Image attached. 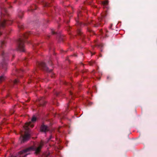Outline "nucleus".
Segmentation results:
<instances>
[{
    "label": "nucleus",
    "instance_id": "1",
    "mask_svg": "<svg viewBox=\"0 0 157 157\" xmlns=\"http://www.w3.org/2000/svg\"><path fill=\"white\" fill-rule=\"evenodd\" d=\"M44 145V143L41 141L39 145L37 147L35 145L26 148L19 152V153L20 157L26 156L27 155L30 154L31 151H34L35 153L37 154L39 152Z\"/></svg>",
    "mask_w": 157,
    "mask_h": 157
},
{
    "label": "nucleus",
    "instance_id": "6",
    "mask_svg": "<svg viewBox=\"0 0 157 157\" xmlns=\"http://www.w3.org/2000/svg\"><path fill=\"white\" fill-rule=\"evenodd\" d=\"M40 129L42 131L46 132L48 130V128L46 125H42L41 126Z\"/></svg>",
    "mask_w": 157,
    "mask_h": 157
},
{
    "label": "nucleus",
    "instance_id": "11",
    "mask_svg": "<svg viewBox=\"0 0 157 157\" xmlns=\"http://www.w3.org/2000/svg\"><path fill=\"white\" fill-rule=\"evenodd\" d=\"M5 54V53L4 52H3L2 53V56H4V55Z\"/></svg>",
    "mask_w": 157,
    "mask_h": 157
},
{
    "label": "nucleus",
    "instance_id": "12",
    "mask_svg": "<svg viewBox=\"0 0 157 157\" xmlns=\"http://www.w3.org/2000/svg\"><path fill=\"white\" fill-rule=\"evenodd\" d=\"M3 43V42H1V43H0V44H2Z\"/></svg>",
    "mask_w": 157,
    "mask_h": 157
},
{
    "label": "nucleus",
    "instance_id": "3",
    "mask_svg": "<svg viewBox=\"0 0 157 157\" xmlns=\"http://www.w3.org/2000/svg\"><path fill=\"white\" fill-rule=\"evenodd\" d=\"M7 12L6 10L4 8L1 10V20L0 21V29L4 28L5 26L10 25L13 21L11 18L6 19Z\"/></svg>",
    "mask_w": 157,
    "mask_h": 157
},
{
    "label": "nucleus",
    "instance_id": "4",
    "mask_svg": "<svg viewBox=\"0 0 157 157\" xmlns=\"http://www.w3.org/2000/svg\"><path fill=\"white\" fill-rule=\"evenodd\" d=\"M18 50L21 52H24L25 51L24 42L23 40H19L18 46Z\"/></svg>",
    "mask_w": 157,
    "mask_h": 157
},
{
    "label": "nucleus",
    "instance_id": "10",
    "mask_svg": "<svg viewBox=\"0 0 157 157\" xmlns=\"http://www.w3.org/2000/svg\"><path fill=\"white\" fill-rule=\"evenodd\" d=\"M19 82V80L17 79H16L14 81L13 83L14 84H16Z\"/></svg>",
    "mask_w": 157,
    "mask_h": 157
},
{
    "label": "nucleus",
    "instance_id": "13",
    "mask_svg": "<svg viewBox=\"0 0 157 157\" xmlns=\"http://www.w3.org/2000/svg\"><path fill=\"white\" fill-rule=\"evenodd\" d=\"M25 38H26V37H27V36H25Z\"/></svg>",
    "mask_w": 157,
    "mask_h": 157
},
{
    "label": "nucleus",
    "instance_id": "2",
    "mask_svg": "<svg viewBox=\"0 0 157 157\" xmlns=\"http://www.w3.org/2000/svg\"><path fill=\"white\" fill-rule=\"evenodd\" d=\"M36 118L34 116H33L31 121L25 123L24 126V128L26 131L25 132L24 136H22V137L21 138V139H22L21 143H24L28 140L30 138V136L28 126H30L32 128L33 127L34 125L32 123L35 122L36 121Z\"/></svg>",
    "mask_w": 157,
    "mask_h": 157
},
{
    "label": "nucleus",
    "instance_id": "7",
    "mask_svg": "<svg viewBox=\"0 0 157 157\" xmlns=\"http://www.w3.org/2000/svg\"><path fill=\"white\" fill-rule=\"evenodd\" d=\"M6 79V77L4 75H2L0 77V82L4 81Z\"/></svg>",
    "mask_w": 157,
    "mask_h": 157
},
{
    "label": "nucleus",
    "instance_id": "9",
    "mask_svg": "<svg viewBox=\"0 0 157 157\" xmlns=\"http://www.w3.org/2000/svg\"><path fill=\"white\" fill-rule=\"evenodd\" d=\"M7 63H4L2 64V67L3 68H6V67H7Z\"/></svg>",
    "mask_w": 157,
    "mask_h": 157
},
{
    "label": "nucleus",
    "instance_id": "5",
    "mask_svg": "<svg viewBox=\"0 0 157 157\" xmlns=\"http://www.w3.org/2000/svg\"><path fill=\"white\" fill-rule=\"evenodd\" d=\"M40 66L42 67L44 70L48 72L51 71V70H48V68L46 66V65L44 63L42 62L40 64Z\"/></svg>",
    "mask_w": 157,
    "mask_h": 157
},
{
    "label": "nucleus",
    "instance_id": "8",
    "mask_svg": "<svg viewBox=\"0 0 157 157\" xmlns=\"http://www.w3.org/2000/svg\"><path fill=\"white\" fill-rule=\"evenodd\" d=\"M108 2L107 1H104L103 3L102 4L105 5H107L108 4Z\"/></svg>",
    "mask_w": 157,
    "mask_h": 157
}]
</instances>
